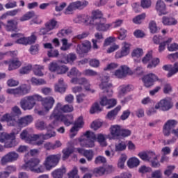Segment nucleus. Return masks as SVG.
<instances>
[{
    "instance_id": "1",
    "label": "nucleus",
    "mask_w": 178,
    "mask_h": 178,
    "mask_svg": "<svg viewBox=\"0 0 178 178\" xmlns=\"http://www.w3.org/2000/svg\"><path fill=\"white\" fill-rule=\"evenodd\" d=\"M35 126L38 130H47V134H30L27 129L23 130L20 134V138L26 141V143H31L32 141H37L38 138H42V140H49L51 137H55L56 133H55L54 129H55V124H54V120H51V123L47 125V123L44 121L38 120L36 121Z\"/></svg>"
},
{
    "instance_id": "2",
    "label": "nucleus",
    "mask_w": 178,
    "mask_h": 178,
    "mask_svg": "<svg viewBox=\"0 0 178 178\" xmlns=\"http://www.w3.org/2000/svg\"><path fill=\"white\" fill-rule=\"evenodd\" d=\"M27 156H29V154L25 155V164L23 165V169L25 170H31V172H33L34 173H44L45 172L44 165H40L41 161L38 158H33L27 161V160H26Z\"/></svg>"
},
{
    "instance_id": "3",
    "label": "nucleus",
    "mask_w": 178,
    "mask_h": 178,
    "mask_svg": "<svg viewBox=\"0 0 178 178\" xmlns=\"http://www.w3.org/2000/svg\"><path fill=\"white\" fill-rule=\"evenodd\" d=\"M39 98L40 95L38 94L24 97L19 102L22 109L23 111H31L35 106Z\"/></svg>"
},
{
    "instance_id": "4",
    "label": "nucleus",
    "mask_w": 178,
    "mask_h": 178,
    "mask_svg": "<svg viewBox=\"0 0 178 178\" xmlns=\"http://www.w3.org/2000/svg\"><path fill=\"white\" fill-rule=\"evenodd\" d=\"M73 110L74 108L72 105L65 104L63 106L62 103H57L50 116L54 115V118H59V115H64L63 113L73 112Z\"/></svg>"
},
{
    "instance_id": "5",
    "label": "nucleus",
    "mask_w": 178,
    "mask_h": 178,
    "mask_svg": "<svg viewBox=\"0 0 178 178\" xmlns=\"http://www.w3.org/2000/svg\"><path fill=\"white\" fill-rule=\"evenodd\" d=\"M88 6V1H76L70 3L68 6L65 9L64 14L65 15H73V12L74 10H81V9H84L86 6Z\"/></svg>"
},
{
    "instance_id": "6",
    "label": "nucleus",
    "mask_w": 178,
    "mask_h": 178,
    "mask_svg": "<svg viewBox=\"0 0 178 178\" xmlns=\"http://www.w3.org/2000/svg\"><path fill=\"white\" fill-rule=\"evenodd\" d=\"M31 90V88L30 86L24 84L15 89H8L7 93L12 94L14 97H24V95L29 94Z\"/></svg>"
},
{
    "instance_id": "7",
    "label": "nucleus",
    "mask_w": 178,
    "mask_h": 178,
    "mask_svg": "<svg viewBox=\"0 0 178 178\" xmlns=\"http://www.w3.org/2000/svg\"><path fill=\"white\" fill-rule=\"evenodd\" d=\"M60 161V154H51L48 156L44 161V165L47 170H51L58 165Z\"/></svg>"
},
{
    "instance_id": "8",
    "label": "nucleus",
    "mask_w": 178,
    "mask_h": 178,
    "mask_svg": "<svg viewBox=\"0 0 178 178\" xmlns=\"http://www.w3.org/2000/svg\"><path fill=\"white\" fill-rule=\"evenodd\" d=\"M83 136L86 137L87 140H81V145L85 148H92L95 145V141L97 140V136L94 132L87 131Z\"/></svg>"
},
{
    "instance_id": "9",
    "label": "nucleus",
    "mask_w": 178,
    "mask_h": 178,
    "mask_svg": "<svg viewBox=\"0 0 178 178\" xmlns=\"http://www.w3.org/2000/svg\"><path fill=\"white\" fill-rule=\"evenodd\" d=\"M83 136L86 137L87 140H81V145L85 148H92L95 145V141L97 140V136L94 132L87 131Z\"/></svg>"
},
{
    "instance_id": "10",
    "label": "nucleus",
    "mask_w": 178,
    "mask_h": 178,
    "mask_svg": "<svg viewBox=\"0 0 178 178\" xmlns=\"http://www.w3.org/2000/svg\"><path fill=\"white\" fill-rule=\"evenodd\" d=\"M172 108H173V101H172V98L170 97H165L155 105V109H159L163 112H168Z\"/></svg>"
},
{
    "instance_id": "11",
    "label": "nucleus",
    "mask_w": 178,
    "mask_h": 178,
    "mask_svg": "<svg viewBox=\"0 0 178 178\" xmlns=\"http://www.w3.org/2000/svg\"><path fill=\"white\" fill-rule=\"evenodd\" d=\"M99 88L103 90V92L106 94L107 97H112L113 90H112V83H109V77L104 76L102 79V83L99 84Z\"/></svg>"
},
{
    "instance_id": "12",
    "label": "nucleus",
    "mask_w": 178,
    "mask_h": 178,
    "mask_svg": "<svg viewBox=\"0 0 178 178\" xmlns=\"http://www.w3.org/2000/svg\"><path fill=\"white\" fill-rule=\"evenodd\" d=\"M142 81L146 88H149L155 84L156 81H159V78L155 74L149 73L143 76Z\"/></svg>"
},
{
    "instance_id": "13",
    "label": "nucleus",
    "mask_w": 178,
    "mask_h": 178,
    "mask_svg": "<svg viewBox=\"0 0 178 178\" xmlns=\"http://www.w3.org/2000/svg\"><path fill=\"white\" fill-rule=\"evenodd\" d=\"M38 101L41 102L42 106L47 112H49L54 108V104H55V99L52 97H42V96L39 95Z\"/></svg>"
},
{
    "instance_id": "14",
    "label": "nucleus",
    "mask_w": 178,
    "mask_h": 178,
    "mask_svg": "<svg viewBox=\"0 0 178 178\" xmlns=\"http://www.w3.org/2000/svg\"><path fill=\"white\" fill-rule=\"evenodd\" d=\"M70 115H59V117H54V115H49V120H53V124H54V127H56L58 124H59V122H62L64 123L65 126H70L72 124V122L69 121L67 117ZM70 118L72 119L73 116L70 115Z\"/></svg>"
},
{
    "instance_id": "15",
    "label": "nucleus",
    "mask_w": 178,
    "mask_h": 178,
    "mask_svg": "<svg viewBox=\"0 0 178 178\" xmlns=\"http://www.w3.org/2000/svg\"><path fill=\"white\" fill-rule=\"evenodd\" d=\"M177 126V121L175 120H168L163 127V134L165 137H169L172 132V129Z\"/></svg>"
},
{
    "instance_id": "16",
    "label": "nucleus",
    "mask_w": 178,
    "mask_h": 178,
    "mask_svg": "<svg viewBox=\"0 0 178 178\" xmlns=\"http://www.w3.org/2000/svg\"><path fill=\"white\" fill-rule=\"evenodd\" d=\"M84 126V121L83 117H79L78 119L75 121L74 126L70 129V133H72L70 135V138L76 137L79 129H81Z\"/></svg>"
},
{
    "instance_id": "17",
    "label": "nucleus",
    "mask_w": 178,
    "mask_h": 178,
    "mask_svg": "<svg viewBox=\"0 0 178 178\" xmlns=\"http://www.w3.org/2000/svg\"><path fill=\"white\" fill-rule=\"evenodd\" d=\"M99 104L102 106H106L107 109H111L118 104L116 99H108L106 96H103L100 98Z\"/></svg>"
},
{
    "instance_id": "18",
    "label": "nucleus",
    "mask_w": 178,
    "mask_h": 178,
    "mask_svg": "<svg viewBox=\"0 0 178 178\" xmlns=\"http://www.w3.org/2000/svg\"><path fill=\"white\" fill-rule=\"evenodd\" d=\"M90 25L95 26L97 31H108L111 27V24H106V18H102L100 21L95 22V24H92Z\"/></svg>"
},
{
    "instance_id": "19",
    "label": "nucleus",
    "mask_w": 178,
    "mask_h": 178,
    "mask_svg": "<svg viewBox=\"0 0 178 178\" xmlns=\"http://www.w3.org/2000/svg\"><path fill=\"white\" fill-rule=\"evenodd\" d=\"M18 159L19 154L16 153V152H10L1 158V163L2 165H5V163H8V162H15Z\"/></svg>"
},
{
    "instance_id": "20",
    "label": "nucleus",
    "mask_w": 178,
    "mask_h": 178,
    "mask_svg": "<svg viewBox=\"0 0 178 178\" xmlns=\"http://www.w3.org/2000/svg\"><path fill=\"white\" fill-rule=\"evenodd\" d=\"M43 46L44 48H45V49H49L47 51V56L49 58L60 57V58L61 59L60 54H59V51H58V49H54V47L52 46V44L44 43Z\"/></svg>"
},
{
    "instance_id": "21",
    "label": "nucleus",
    "mask_w": 178,
    "mask_h": 178,
    "mask_svg": "<svg viewBox=\"0 0 178 178\" xmlns=\"http://www.w3.org/2000/svg\"><path fill=\"white\" fill-rule=\"evenodd\" d=\"M57 24L58 21L55 19H51L45 24V28H42V29H40V32L42 33V34H43V35H45L47 33L56 29Z\"/></svg>"
},
{
    "instance_id": "22",
    "label": "nucleus",
    "mask_w": 178,
    "mask_h": 178,
    "mask_svg": "<svg viewBox=\"0 0 178 178\" xmlns=\"http://www.w3.org/2000/svg\"><path fill=\"white\" fill-rule=\"evenodd\" d=\"M134 90V86L131 85H121L118 88V97L123 98L127 92L133 91Z\"/></svg>"
},
{
    "instance_id": "23",
    "label": "nucleus",
    "mask_w": 178,
    "mask_h": 178,
    "mask_svg": "<svg viewBox=\"0 0 178 178\" xmlns=\"http://www.w3.org/2000/svg\"><path fill=\"white\" fill-rule=\"evenodd\" d=\"M71 83L73 84H79L80 86H84L85 90L86 91H90L91 89L90 88V81L88 79L86 78H72L71 80Z\"/></svg>"
},
{
    "instance_id": "24",
    "label": "nucleus",
    "mask_w": 178,
    "mask_h": 178,
    "mask_svg": "<svg viewBox=\"0 0 178 178\" xmlns=\"http://www.w3.org/2000/svg\"><path fill=\"white\" fill-rule=\"evenodd\" d=\"M130 68L126 65H122L120 69L117 70L114 72V76L117 77V79H124L127 74L129 73Z\"/></svg>"
},
{
    "instance_id": "25",
    "label": "nucleus",
    "mask_w": 178,
    "mask_h": 178,
    "mask_svg": "<svg viewBox=\"0 0 178 178\" xmlns=\"http://www.w3.org/2000/svg\"><path fill=\"white\" fill-rule=\"evenodd\" d=\"M123 45L124 46L122 47L121 51L116 52V59L123 58V56H127V55H129V54L130 53V44L127 42H124Z\"/></svg>"
},
{
    "instance_id": "26",
    "label": "nucleus",
    "mask_w": 178,
    "mask_h": 178,
    "mask_svg": "<svg viewBox=\"0 0 178 178\" xmlns=\"http://www.w3.org/2000/svg\"><path fill=\"white\" fill-rule=\"evenodd\" d=\"M122 131V127L120 125H112L110 127V133L113 140H118L120 138V134Z\"/></svg>"
},
{
    "instance_id": "27",
    "label": "nucleus",
    "mask_w": 178,
    "mask_h": 178,
    "mask_svg": "<svg viewBox=\"0 0 178 178\" xmlns=\"http://www.w3.org/2000/svg\"><path fill=\"white\" fill-rule=\"evenodd\" d=\"M60 58V60H59L60 63H73L77 58L74 54H69L67 55L61 54Z\"/></svg>"
},
{
    "instance_id": "28",
    "label": "nucleus",
    "mask_w": 178,
    "mask_h": 178,
    "mask_svg": "<svg viewBox=\"0 0 178 178\" xmlns=\"http://www.w3.org/2000/svg\"><path fill=\"white\" fill-rule=\"evenodd\" d=\"M102 12L99 10H97L92 12V17L90 18L89 24H95V23L101 21V19H104L102 17Z\"/></svg>"
},
{
    "instance_id": "29",
    "label": "nucleus",
    "mask_w": 178,
    "mask_h": 178,
    "mask_svg": "<svg viewBox=\"0 0 178 178\" xmlns=\"http://www.w3.org/2000/svg\"><path fill=\"white\" fill-rule=\"evenodd\" d=\"M155 9L159 13V16H162V15H166V13H168L166 12V4L162 0H157Z\"/></svg>"
},
{
    "instance_id": "30",
    "label": "nucleus",
    "mask_w": 178,
    "mask_h": 178,
    "mask_svg": "<svg viewBox=\"0 0 178 178\" xmlns=\"http://www.w3.org/2000/svg\"><path fill=\"white\" fill-rule=\"evenodd\" d=\"M1 122H7L8 126H16L19 124L9 113L4 114L1 118Z\"/></svg>"
},
{
    "instance_id": "31",
    "label": "nucleus",
    "mask_w": 178,
    "mask_h": 178,
    "mask_svg": "<svg viewBox=\"0 0 178 178\" xmlns=\"http://www.w3.org/2000/svg\"><path fill=\"white\" fill-rule=\"evenodd\" d=\"M33 122V117L31 115H26L25 117L21 118L18 120V126L19 127H26L29 126L30 123Z\"/></svg>"
},
{
    "instance_id": "32",
    "label": "nucleus",
    "mask_w": 178,
    "mask_h": 178,
    "mask_svg": "<svg viewBox=\"0 0 178 178\" xmlns=\"http://www.w3.org/2000/svg\"><path fill=\"white\" fill-rule=\"evenodd\" d=\"M22 66V62L19 60V58L12 59L8 62V70H16Z\"/></svg>"
},
{
    "instance_id": "33",
    "label": "nucleus",
    "mask_w": 178,
    "mask_h": 178,
    "mask_svg": "<svg viewBox=\"0 0 178 178\" xmlns=\"http://www.w3.org/2000/svg\"><path fill=\"white\" fill-rule=\"evenodd\" d=\"M18 22L16 19H10L7 22L6 29L7 31H16Z\"/></svg>"
},
{
    "instance_id": "34",
    "label": "nucleus",
    "mask_w": 178,
    "mask_h": 178,
    "mask_svg": "<svg viewBox=\"0 0 178 178\" xmlns=\"http://www.w3.org/2000/svg\"><path fill=\"white\" fill-rule=\"evenodd\" d=\"M120 109H122V107L120 106H118L113 110L109 111L106 115L107 119H109V120H115V118H116V116H118V114L120 111Z\"/></svg>"
},
{
    "instance_id": "35",
    "label": "nucleus",
    "mask_w": 178,
    "mask_h": 178,
    "mask_svg": "<svg viewBox=\"0 0 178 178\" xmlns=\"http://www.w3.org/2000/svg\"><path fill=\"white\" fill-rule=\"evenodd\" d=\"M162 23L164 26H176L177 20L173 17H163Z\"/></svg>"
},
{
    "instance_id": "36",
    "label": "nucleus",
    "mask_w": 178,
    "mask_h": 178,
    "mask_svg": "<svg viewBox=\"0 0 178 178\" xmlns=\"http://www.w3.org/2000/svg\"><path fill=\"white\" fill-rule=\"evenodd\" d=\"M54 90L56 92H60L61 94L66 91V88L63 84V79L60 78L58 80V83L55 85Z\"/></svg>"
},
{
    "instance_id": "37",
    "label": "nucleus",
    "mask_w": 178,
    "mask_h": 178,
    "mask_svg": "<svg viewBox=\"0 0 178 178\" xmlns=\"http://www.w3.org/2000/svg\"><path fill=\"white\" fill-rule=\"evenodd\" d=\"M10 138H15V132L10 134L1 133L0 135V143H6L9 141Z\"/></svg>"
},
{
    "instance_id": "38",
    "label": "nucleus",
    "mask_w": 178,
    "mask_h": 178,
    "mask_svg": "<svg viewBox=\"0 0 178 178\" xmlns=\"http://www.w3.org/2000/svg\"><path fill=\"white\" fill-rule=\"evenodd\" d=\"M65 173H66V168L63 167L62 168H58L57 170H55L52 172V176L54 178H63V175H65Z\"/></svg>"
},
{
    "instance_id": "39",
    "label": "nucleus",
    "mask_w": 178,
    "mask_h": 178,
    "mask_svg": "<svg viewBox=\"0 0 178 178\" xmlns=\"http://www.w3.org/2000/svg\"><path fill=\"white\" fill-rule=\"evenodd\" d=\"M78 48L80 49L82 54H87V52H88L91 48V42H86L82 44H78Z\"/></svg>"
},
{
    "instance_id": "40",
    "label": "nucleus",
    "mask_w": 178,
    "mask_h": 178,
    "mask_svg": "<svg viewBox=\"0 0 178 178\" xmlns=\"http://www.w3.org/2000/svg\"><path fill=\"white\" fill-rule=\"evenodd\" d=\"M127 165L131 169L137 168L140 165V160L137 157H132L128 160Z\"/></svg>"
},
{
    "instance_id": "41",
    "label": "nucleus",
    "mask_w": 178,
    "mask_h": 178,
    "mask_svg": "<svg viewBox=\"0 0 178 178\" xmlns=\"http://www.w3.org/2000/svg\"><path fill=\"white\" fill-rule=\"evenodd\" d=\"M74 152V147H67L63 149V161L67 159Z\"/></svg>"
},
{
    "instance_id": "42",
    "label": "nucleus",
    "mask_w": 178,
    "mask_h": 178,
    "mask_svg": "<svg viewBox=\"0 0 178 178\" xmlns=\"http://www.w3.org/2000/svg\"><path fill=\"white\" fill-rule=\"evenodd\" d=\"M173 41V38H169L167 40L161 42L159 44V52H163L166 48V45H170V43Z\"/></svg>"
},
{
    "instance_id": "43",
    "label": "nucleus",
    "mask_w": 178,
    "mask_h": 178,
    "mask_svg": "<svg viewBox=\"0 0 178 178\" xmlns=\"http://www.w3.org/2000/svg\"><path fill=\"white\" fill-rule=\"evenodd\" d=\"M33 17H35V13L34 11H29L19 18V21L27 22V20H30Z\"/></svg>"
},
{
    "instance_id": "44",
    "label": "nucleus",
    "mask_w": 178,
    "mask_h": 178,
    "mask_svg": "<svg viewBox=\"0 0 178 178\" xmlns=\"http://www.w3.org/2000/svg\"><path fill=\"white\" fill-rule=\"evenodd\" d=\"M33 70L35 76H44V74L42 73V70H44V66L35 65L33 67Z\"/></svg>"
},
{
    "instance_id": "45",
    "label": "nucleus",
    "mask_w": 178,
    "mask_h": 178,
    "mask_svg": "<svg viewBox=\"0 0 178 178\" xmlns=\"http://www.w3.org/2000/svg\"><path fill=\"white\" fill-rule=\"evenodd\" d=\"M93 173L97 177L99 176H104L106 173V170L104 167H98L93 170Z\"/></svg>"
},
{
    "instance_id": "46",
    "label": "nucleus",
    "mask_w": 178,
    "mask_h": 178,
    "mask_svg": "<svg viewBox=\"0 0 178 178\" xmlns=\"http://www.w3.org/2000/svg\"><path fill=\"white\" fill-rule=\"evenodd\" d=\"M37 41V35H35V32L31 33V36L26 38V42L28 45H33L35 44Z\"/></svg>"
},
{
    "instance_id": "47",
    "label": "nucleus",
    "mask_w": 178,
    "mask_h": 178,
    "mask_svg": "<svg viewBox=\"0 0 178 178\" xmlns=\"http://www.w3.org/2000/svg\"><path fill=\"white\" fill-rule=\"evenodd\" d=\"M81 76V72L76 67H72L67 73L68 77Z\"/></svg>"
},
{
    "instance_id": "48",
    "label": "nucleus",
    "mask_w": 178,
    "mask_h": 178,
    "mask_svg": "<svg viewBox=\"0 0 178 178\" xmlns=\"http://www.w3.org/2000/svg\"><path fill=\"white\" fill-rule=\"evenodd\" d=\"M149 29L152 34H156L158 33V26H156V22L151 21L149 24Z\"/></svg>"
},
{
    "instance_id": "49",
    "label": "nucleus",
    "mask_w": 178,
    "mask_h": 178,
    "mask_svg": "<svg viewBox=\"0 0 178 178\" xmlns=\"http://www.w3.org/2000/svg\"><path fill=\"white\" fill-rule=\"evenodd\" d=\"M16 136H15V138H10V141L7 140V142L4 144L5 148H13V147H16Z\"/></svg>"
},
{
    "instance_id": "50",
    "label": "nucleus",
    "mask_w": 178,
    "mask_h": 178,
    "mask_svg": "<svg viewBox=\"0 0 178 178\" xmlns=\"http://www.w3.org/2000/svg\"><path fill=\"white\" fill-rule=\"evenodd\" d=\"M127 148V145L124 141H120L118 144L115 145V151H124Z\"/></svg>"
},
{
    "instance_id": "51",
    "label": "nucleus",
    "mask_w": 178,
    "mask_h": 178,
    "mask_svg": "<svg viewBox=\"0 0 178 178\" xmlns=\"http://www.w3.org/2000/svg\"><path fill=\"white\" fill-rule=\"evenodd\" d=\"M97 141L99 142V143L100 144V145H102V147H106V141L105 139V136L102 134H99L97 135V137L96 138Z\"/></svg>"
},
{
    "instance_id": "52",
    "label": "nucleus",
    "mask_w": 178,
    "mask_h": 178,
    "mask_svg": "<svg viewBox=\"0 0 178 178\" xmlns=\"http://www.w3.org/2000/svg\"><path fill=\"white\" fill-rule=\"evenodd\" d=\"M40 51V44H36L34 45H31L29 49V52L31 55H37Z\"/></svg>"
},
{
    "instance_id": "53",
    "label": "nucleus",
    "mask_w": 178,
    "mask_h": 178,
    "mask_svg": "<svg viewBox=\"0 0 178 178\" xmlns=\"http://www.w3.org/2000/svg\"><path fill=\"white\" fill-rule=\"evenodd\" d=\"M70 33H72V31L70 29H61L57 33V37H58V38H63V37H66V35H68Z\"/></svg>"
},
{
    "instance_id": "54",
    "label": "nucleus",
    "mask_w": 178,
    "mask_h": 178,
    "mask_svg": "<svg viewBox=\"0 0 178 178\" xmlns=\"http://www.w3.org/2000/svg\"><path fill=\"white\" fill-rule=\"evenodd\" d=\"M144 19H145V13L136 16L133 19V22L135 24H141V21L144 20Z\"/></svg>"
},
{
    "instance_id": "55",
    "label": "nucleus",
    "mask_w": 178,
    "mask_h": 178,
    "mask_svg": "<svg viewBox=\"0 0 178 178\" xmlns=\"http://www.w3.org/2000/svg\"><path fill=\"white\" fill-rule=\"evenodd\" d=\"M79 170H77V168H74L69 173V178H80L79 176Z\"/></svg>"
},
{
    "instance_id": "56",
    "label": "nucleus",
    "mask_w": 178,
    "mask_h": 178,
    "mask_svg": "<svg viewBox=\"0 0 178 178\" xmlns=\"http://www.w3.org/2000/svg\"><path fill=\"white\" fill-rule=\"evenodd\" d=\"M83 156L90 162L92 161V158H94V152H92V150H86Z\"/></svg>"
},
{
    "instance_id": "57",
    "label": "nucleus",
    "mask_w": 178,
    "mask_h": 178,
    "mask_svg": "<svg viewBox=\"0 0 178 178\" xmlns=\"http://www.w3.org/2000/svg\"><path fill=\"white\" fill-rule=\"evenodd\" d=\"M176 73H178V62L174 63L172 70L170 72V73H168L167 77H172V76H174V74H176Z\"/></svg>"
},
{
    "instance_id": "58",
    "label": "nucleus",
    "mask_w": 178,
    "mask_h": 178,
    "mask_svg": "<svg viewBox=\"0 0 178 178\" xmlns=\"http://www.w3.org/2000/svg\"><path fill=\"white\" fill-rule=\"evenodd\" d=\"M102 109L99 107V104L98 103H95L93 106L90 108V113L93 115V113H97V112H101Z\"/></svg>"
},
{
    "instance_id": "59",
    "label": "nucleus",
    "mask_w": 178,
    "mask_h": 178,
    "mask_svg": "<svg viewBox=\"0 0 178 178\" xmlns=\"http://www.w3.org/2000/svg\"><path fill=\"white\" fill-rule=\"evenodd\" d=\"M68 70L69 67H67L66 65H58L57 74H65V73H66V72Z\"/></svg>"
},
{
    "instance_id": "60",
    "label": "nucleus",
    "mask_w": 178,
    "mask_h": 178,
    "mask_svg": "<svg viewBox=\"0 0 178 178\" xmlns=\"http://www.w3.org/2000/svg\"><path fill=\"white\" fill-rule=\"evenodd\" d=\"M147 178H162V171H161V170H156L153 171L151 176Z\"/></svg>"
},
{
    "instance_id": "61",
    "label": "nucleus",
    "mask_w": 178,
    "mask_h": 178,
    "mask_svg": "<svg viewBox=\"0 0 178 178\" xmlns=\"http://www.w3.org/2000/svg\"><path fill=\"white\" fill-rule=\"evenodd\" d=\"M152 59V51H148V53L143 57L142 62L143 63H148L149 60Z\"/></svg>"
},
{
    "instance_id": "62",
    "label": "nucleus",
    "mask_w": 178,
    "mask_h": 178,
    "mask_svg": "<svg viewBox=\"0 0 178 178\" xmlns=\"http://www.w3.org/2000/svg\"><path fill=\"white\" fill-rule=\"evenodd\" d=\"M63 46L60 47L61 51H67L70 48V44H67V39L63 38L61 40Z\"/></svg>"
},
{
    "instance_id": "63",
    "label": "nucleus",
    "mask_w": 178,
    "mask_h": 178,
    "mask_svg": "<svg viewBox=\"0 0 178 178\" xmlns=\"http://www.w3.org/2000/svg\"><path fill=\"white\" fill-rule=\"evenodd\" d=\"M143 49H136L133 51L131 56L135 58H140V56H143Z\"/></svg>"
},
{
    "instance_id": "64",
    "label": "nucleus",
    "mask_w": 178,
    "mask_h": 178,
    "mask_svg": "<svg viewBox=\"0 0 178 178\" xmlns=\"http://www.w3.org/2000/svg\"><path fill=\"white\" fill-rule=\"evenodd\" d=\"M83 76H97V74H98V73H97V72L92 70H85L83 72Z\"/></svg>"
}]
</instances>
